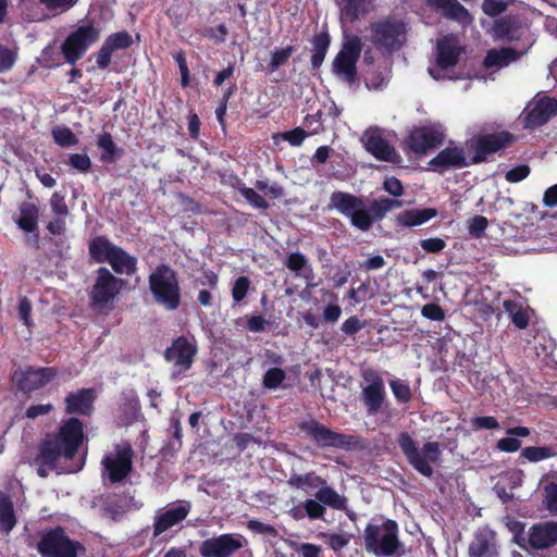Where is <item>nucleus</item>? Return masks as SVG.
<instances>
[{"mask_svg":"<svg viewBox=\"0 0 557 557\" xmlns=\"http://www.w3.org/2000/svg\"><path fill=\"white\" fill-rule=\"evenodd\" d=\"M85 440L84 423L76 417H70L61 422L58 430L47 433L38 444V454L34 462L37 474L47 478L50 472L76 473L85 465L84 458L76 456Z\"/></svg>","mask_w":557,"mask_h":557,"instance_id":"1","label":"nucleus"},{"mask_svg":"<svg viewBox=\"0 0 557 557\" xmlns=\"http://www.w3.org/2000/svg\"><path fill=\"white\" fill-rule=\"evenodd\" d=\"M149 290L156 304L166 311H175L182 302L178 273L166 263H161L148 276Z\"/></svg>","mask_w":557,"mask_h":557,"instance_id":"2","label":"nucleus"},{"mask_svg":"<svg viewBox=\"0 0 557 557\" xmlns=\"http://www.w3.org/2000/svg\"><path fill=\"white\" fill-rule=\"evenodd\" d=\"M362 537L364 549L375 556H393L403 547L398 523L393 519L369 522Z\"/></svg>","mask_w":557,"mask_h":557,"instance_id":"3","label":"nucleus"},{"mask_svg":"<svg viewBox=\"0 0 557 557\" xmlns=\"http://www.w3.org/2000/svg\"><path fill=\"white\" fill-rule=\"evenodd\" d=\"M38 537L35 545L30 541L27 545L35 547L41 557H78L86 552L85 546L72 540L60 525L39 531Z\"/></svg>","mask_w":557,"mask_h":557,"instance_id":"4","label":"nucleus"},{"mask_svg":"<svg viewBox=\"0 0 557 557\" xmlns=\"http://www.w3.org/2000/svg\"><path fill=\"white\" fill-rule=\"evenodd\" d=\"M397 444L406 457L408 463L421 475L431 478L434 474L432 463H437L442 450L437 442H426L421 449L408 432H401L397 436Z\"/></svg>","mask_w":557,"mask_h":557,"instance_id":"5","label":"nucleus"},{"mask_svg":"<svg viewBox=\"0 0 557 557\" xmlns=\"http://www.w3.org/2000/svg\"><path fill=\"white\" fill-rule=\"evenodd\" d=\"M298 429L319 448L355 450L360 447V437L331 430L314 418L302 420Z\"/></svg>","mask_w":557,"mask_h":557,"instance_id":"6","label":"nucleus"},{"mask_svg":"<svg viewBox=\"0 0 557 557\" xmlns=\"http://www.w3.org/2000/svg\"><path fill=\"white\" fill-rule=\"evenodd\" d=\"M330 206L336 209L341 214L348 218L350 224L361 232H368L372 228L374 219L361 197L346 193L333 191L330 197Z\"/></svg>","mask_w":557,"mask_h":557,"instance_id":"7","label":"nucleus"},{"mask_svg":"<svg viewBox=\"0 0 557 557\" xmlns=\"http://www.w3.org/2000/svg\"><path fill=\"white\" fill-rule=\"evenodd\" d=\"M515 139V135L508 131L473 135L466 141V148L471 153L472 165L487 162L488 156L508 148Z\"/></svg>","mask_w":557,"mask_h":557,"instance_id":"8","label":"nucleus"},{"mask_svg":"<svg viewBox=\"0 0 557 557\" xmlns=\"http://www.w3.org/2000/svg\"><path fill=\"white\" fill-rule=\"evenodd\" d=\"M100 28L92 22L77 26L71 32L61 45V53L70 65H75L88 49L100 38Z\"/></svg>","mask_w":557,"mask_h":557,"instance_id":"9","label":"nucleus"},{"mask_svg":"<svg viewBox=\"0 0 557 557\" xmlns=\"http://www.w3.org/2000/svg\"><path fill=\"white\" fill-rule=\"evenodd\" d=\"M125 281L113 275L109 269L101 267L96 271L95 283L89 298L94 310L101 311L111 305L122 290Z\"/></svg>","mask_w":557,"mask_h":557,"instance_id":"10","label":"nucleus"},{"mask_svg":"<svg viewBox=\"0 0 557 557\" xmlns=\"http://www.w3.org/2000/svg\"><path fill=\"white\" fill-rule=\"evenodd\" d=\"M371 41L377 49L395 51L405 40L406 26L396 18H383L370 24Z\"/></svg>","mask_w":557,"mask_h":557,"instance_id":"11","label":"nucleus"},{"mask_svg":"<svg viewBox=\"0 0 557 557\" xmlns=\"http://www.w3.org/2000/svg\"><path fill=\"white\" fill-rule=\"evenodd\" d=\"M58 369L54 367L26 366L13 371L11 381L16 389L25 395L46 386L58 376Z\"/></svg>","mask_w":557,"mask_h":557,"instance_id":"12","label":"nucleus"},{"mask_svg":"<svg viewBox=\"0 0 557 557\" xmlns=\"http://www.w3.org/2000/svg\"><path fill=\"white\" fill-rule=\"evenodd\" d=\"M361 377L366 383L361 388L360 399L369 416H374L382 410L386 401L385 384L380 372L373 368L361 371Z\"/></svg>","mask_w":557,"mask_h":557,"instance_id":"13","label":"nucleus"},{"mask_svg":"<svg viewBox=\"0 0 557 557\" xmlns=\"http://www.w3.org/2000/svg\"><path fill=\"white\" fill-rule=\"evenodd\" d=\"M197 352L198 347L195 338L181 335L172 341L163 356L168 362L173 363L176 372L182 373L193 367Z\"/></svg>","mask_w":557,"mask_h":557,"instance_id":"14","label":"nucleus"},{"mask_svg":"<svg viewBox=\"0 0 557 557\" xmlns=\"http://www.w3.org/2000/svg\"><path fill=\"white\" fill-rule=\"evenodd\" d=\"M444 134L433 126L414 127L404 139V150L418 156H424L428 151L443 145Z\"/></svg>","mask_w":557,"mask_h":557,"instance_id":"15","label":"nucleus"},{"mask_svg":"<svg viewBox=\"0 0 557 557\" xmlns=\"http://www.w3.org/2000/svg\"><path fill=\"white\" fill-rule=\"evenodd\" d=\"M245 539L237 533H223L202 541L199 545L201 557H232L244 547Z\"/></svg>","mask_w":557,"mask_h":557,"instance_id":"16","label":"nucleus"},{"mask_svg":"<svg viewBox=\"0 0 557 557\" xmlns=\"http://www.w3.org/2000/svg\"><path fill=\"white\" fill-rule=\"evenodd\" d=\"M134 451L129 444L116 446L115 455H106L101 465L108 475L110 483L115 484L124 481L133 470Z\"/></svg>","mask_w":557,"mask_h":557,"instance_id":"17","label":"nucleus"},{"mask_svg":"<svg viewBox=\"0 0 557 557\" xmlns=\"http://www.w3.org/2000/svg\"><path fill=\"white\" fill-rule=\"evenodd\" d=\"M557 115V99L543 97L529 103L522 114L523 127L534 129Z\"/></svg>","mask_w":557,"mask_h":557,"instance_id":"18","label":"nucleus"},{"mask_svg":"<svg viewBox=\"0 0 557 557\" xmlns=\"http://www.w3.org/2000/svg\"><path fill=\"white\" fill-rule=\"evenodd\" d=\"M366 150L376 160L398 163L401 157L396 149L383 137L379 127H369L361 138Z\"/></svg>","mask_w":557,"mask_h":557,"instance_id":"19","label":"nucleus"},{"mask_svg":"<svg viewBox=\"0 0 557 557\" xmlns=\"http://www.w3.org/2000/svg\"><path fill=\"white\" fill-rule=\"evenodd\" d=\"M429 170L445 173L449 170H459L472 165L470 157L461 146H448L441 150L429 163Z\"/></svg>","mask_w":557,"mask_h":557,"instance_id":"20","label":"nucleus"},{"mask_svg":"<svg viewBox=\"0 0 557 557\" xmlns=\"http://www.w3.org/2000/svg\"><path fill=\"white\" fill-rule=\"evenodd\" d=\"M525 23L519 14H506L494 20L490 34L494 40L513 42L521 40Z\"/></svg>","mask_w":557,"mask_h":557,"instance_id":"21","label":"nucleus"},{"mask_svg":"<svg viewBox=\"0 0 557 557\" xmlns=\"http://www.w3.org/2000/svg\"><path fill=\"white\" fill-rule=\"evenodd\" d=\"M557 544V520L533 523L528 530L527 550H546Z\"/></svg>","mask_w":557,"mask_h":557,"instance_id":"22","label":"nucleus"},{"mask_svg":"<svg viewBox=\"0 0 557 557\" xmlns=\"http://www.w3.org/2000/svg\"><path fill=\"white\" fill-rule=\"evenodd\" d=\"M191 504L187 500H180L177 504L165 507L158 512L153 520V537L160 536L165 531L184 521L189 515Z\"/></svg>","mask_w":557,"mask_h":557,"instance_id":"23","label":"nucleus"},{"mask_svg":"<svg viewBox=\"0 0 557 557\" xmlns=\"http://www.w3.org/2000/svg\"><path fill=\"white\" fill-rule=\"evenodd\" d=\"M133 45V38L126 30L113 33L109 35L100 49L94 54L97 67L106 70L111 63V58L114 51L125 50Z\"/></svg>","mask_w":557,"mask_h":557,"instance_id":"24","label":"nucleus"},{"mask_svg":"<svg viewBox=\"0 0 557 557\" xmlns=\"http://www.w3.org/2000/svg\"><path fill=\"white\" fill-rule=\"evenodd\" d=\"M426 4L444 18L456 22L462 27H468L473 22L469 10L458 0H426Z\"/></svg>","mask_w":557,"mask_h":557,"instance_id":"25","label":"nucleus"},{"mask_svg":"<svg viewBox=\"0 0 557 557\" xmlns=\"http://www.w3.org/2000/svg\"><path fill=\"white\" fill-rule=\"evenodd\" d=\"M96 397V391L91 387L70 392L64 399V411L67 414L89 417L94 412Z\"/></svg>","mask_w":557,"mask_h":557,"instance_id":"26","label":"nucleus"},{"mask_svg":"<svg viewBox=\"0 0 557 557\" xmlns=\"http://www.w3.org/2000/svg\"><path fill=\"white\" fill-rule=\"evenodd\" d=\"M496 536L488 528L475 532L468 548L469 557H499Z\"/></svg>","mask_w":557,"mask_h":557,"instance_id":"27","label":"nucleus"},{"mask_svg":"<svg viewBox=\"0 0 557 557\" xmlns=\"http://www.w3.org/2000/svg\"><path fill=\"white\" fill-rule=\"evenodd\" d=\"M436 50V64L442 70H447L457 65L460 55L463 52V48L449 38L438 40Z\"/></svg>","mask_w":557,"mask_h":557,"instance_id":"28","label":"nucleus"},{"mask_svg":"<svg viewBox=\"0 0 557 557\" xmlns=\"http://www.w3.org/2000/svg\"><path fill=\"white\" fill-rule=\"evenodd\" d=\"M522 53L512 47L493 48L487 50L483 60V66L487 70L503 69L519 60Z\"/></svg>","mask_w":557,"mask_h":557,"instance_id":"29","label":"nucleus"},{"mask_svg":"<svg viewBox=\"0 0 557 557\" xmlns=\"http://www.w3.org/2000/svg\"><path fill=\"white\" fill-rule=\"evenodd\" d=\"M373 0H344L337 4L342 23H355L367 15L372 8Z\"/></svg>","mask_w":557,"mask_h":557,"instance_id":"30","label":"nucleus"},{"mask_svg":"<svg viewBox=\"0 0 557 557\" xmlns=\"http://www.w3.org/2000/svg\"><path fill=\"white\" fill-rule=\"evenodd\" d=\"M20 216L16 220L17 226L29 234H35V240L38 242V219L39 208L37 205L24 201L18 207Z\"/></svg>","mask_w":557,"mask_h":557,"instance_id":"31","label":"nucleus"},{"mask_svg":"<svg viewBox=\"0 0 557 557\" xmlns=\"http://www.w3.org/2000/svg\"><path fill=\"white\" fill-rule=\"evenodd\" d=\"M116 274L133 275L137 272V258L117 246L108 262Z\"/></svg>","mask_w":557,"mask_h":557,"instance_id":"32","label":"nucleus"},{"mask_svg":"<svg viewBox=\"0 0 557 557\" xmlns=\"http://www.w3.org/2000/svg\"><path fill=\"white\" fill-rule=\"evenodd\" d=\"M116 248L117 246L103 235L95 236L88 244L89 256L98 263H108Z\"/></svg>","mask_w":557,"mask_h":557,"instance_id":"33","label":"nucleus"},{"mask_svg":"<svg viewBox=\"0 0 557 557\" xmlns=\"http://www.w3.org/2000/svg\"><path fill=\"white\" fill-rule=\"evenodd\" d=\"M508 436L497 441L496 448L503 453H516L521 448L519 437H528L531 430L527 426H512L506 430Z\"/></svg>","mask_w":557,"mask_h":557,"instance_id":"34","label":"nucleus"},{"mask_svg":"<svg viewBox=\"0 0 557 557\" xmlns=\"http://www.w3.org/2000/svg\"><path fill=\"white\" fill-rule=\"evenodd\" d=\"M312 55H311V67L312 70H319L324 62L327 53L331 37L327 30H322L315 34L312 39Z\"/></svg>","mask_w":557,"mask_h":557,"instance_id":"35","label":"nucleus"},{"mask_svg":"<svg viewBox=\"0 0 557 557\" xmlns=\"http://www.w3.org/2000/svg\"><path fill=\"white\" fill-rule=\"evenodd\" d=\"M436 214L437 211L433 208L410 209L400 213L397 221L403 226L412 227L424 224L435 218Z\"/></svg>","mask_w":557,"mask_h":557,"instance_id":"36","label":"nucleus"},{"mask_svg":"<svg viewBox=\"0 0 557 557\" xmlns=\"http://www.w3.org/2000/svg\"><path fill=\"white\" fill-rule=\"evenodd\" d=\"M16 523L17 519L11 497L0 492V532L9 534Z\"/></svg>","mask_w":557,"mask_h":557,"instance_id":"37","label":"nucleus"},{"mask_svg":"<svg viewBox=\"0 0 557 557\" xmlns=\"http://www.w3.org/2000/svg\"><path fill=\"white\" fill-rule=\"evenodd\" d=\"M284 265L297 276H302L308 281L313 278V271L307 257L299 251L290 252L286 257Z\"/></svg>","mask_w":557,"mask_h":557,"instance_id":"38","label":"nucleus"},{"mask_svg":"<svg viewBox=\"0 0 557 557\" xmlns=\"http://www.w3.org/2000/svg\"><path fill=\"white\" fill-rule=\"evenodd\" d=\"M314 496L324 507L329 506L335 510H344L347 507V498L339 495L326 482L315 492Z\"/></svg>","mask_w":557,"mask_h":557,"instance_id":"39","label":"nucleus"},{"mask_svg":"<svg viewBox=\"0 0 557 557\" xmlns=\"http://www.w3.org/2000/svg\"><path fill=\"white\" fill-rule=\"evenodd\" d=\"M97 147L101 149L100 159L106 163H113L123 154V149L116 146L111 134L108 132L99 134Z\"/></svg>","mask_w":557,"mask_h":557,"instance_id":"40","label":"nucleus"},{"mask_svg":"<svg viewBox=\"0 0 557 557\" xmlns=\"http://www.w3.org/2000/svg\"><path fill=\"white\" fill-rule=\"evenodd\" d=\"M287 484L293 488L307 491L320 488L325 484V480L318 475L314 471H310L305 474H292L287 480Z\"/></svg>","mask_w":557,"mask_h":557,"instance_id":"41","label":"nucleus"},{"mask_svg":"<svg viewBox=\"0 0 557 557\" xmlns=\"http://www.w3.org/2000/svg\"><path fill=\"white\" fill-rule=\"evenodd\" d=\"M357 60L336 54L333 61V72L344 77L347 82L354 83L357 78Z\"/></svg>","mask_w":557,"mask_h":557,"instance_id":"42","label":"nucleus"},{"mask_svg":"<svg viewBox=\"0 0 557 557\" xmlns=\"http://www.w3.org/2000/svg\"><path fill=\"white\" fill-rule=\"evenodd\" d=\"M401 206L403 201L398 199L382 197L370 202L368 209L371 212L374 222H377L383 220L387 212H389L393 209H398Z\"/></svg>","mask_w":557,"mask_h":557,"instance_id":"43","label":"nucleus"},{"mask_svg":"<svg viewBox=\"0 0 557 557\" xmlns=\"http://www.w3.org/2000/svg\"><path fill=\"white\" fill-rule=\"evenodd\" d=\"M504 310L510 314L512 324L519 330H524L529 325V314L523 308L512 299H506L503 302Z\"/></svg>","mask_w":557,"mask_h":557,"instance_id":"44","label":"nucleus"},{"mask_svg":"<svg viewBox=\"0 0 557 557\" xmlns=\"http://www.w3.org/2000/svg\"><path fill=\"white\" fill-rule=\"evenodd\" d=\"M557 456V451L552 446H529L521 450V457L530 462H539Z\"/></svg>","mask_w":557,"mask_h":557,"instance_id":"45","label":"nucleus"},{"mask_svg":"<svg viewBox=\"0 0 557 557\" xmlns=\"http://www.w3.org/2000/svg\"><path fill=\"white\" fill-rule=\"evenodd\" d=\"M320 537L325 540V544L333 552L338 553L350 543V541L352 539V534L347 533V532H342V533L325 532V533H321Z\"/></svg>","mask_w":557,"mask_h":557,"instance_id":"46","label":"nucleus"},{"mask_svg":"<svg viewBox=\"0 0 557 557\" xmlns=\"http://www.w3.org/2000/svg\"><path fill=\"white\" fill-rule=\"evenodd\" d=\"M362 51V41L361 38L357 35L345 36L344 42L342 45V49L337 54H343L347 58H351L354 60H359Z\"/></svg>","mask_w":557,"mask_h":557,"instance_id":"47","label":"nucleus"},{"mask_svg":"<svg viewBox=\"0 0 557 557\" xmlns=\"http://www.w3.org/2000/svg\"><path fill=\"white\" fill-rule=\"evenodd\" d=\"M506 528L512 533V542L521 549L527 550L528 535H524L525 523L513 518H508Z\"/></svg>","mask_w":557,"mask_h":557,"instance_id":"48","label":"nucleus"},{"mask_svg":"<svg viewBox=\"0 0 557 557\" xmlns=\"http://www.w3.org/2000/svg\"><path fill=\"white\" fill-rule=\"evenodd\" d=\"M236 188L253 208L267 210L270 207L269 202L253 188L247 187L244 183H238Z\"/></svg>","mask_w":557,"mask_h":557,"instance_id":"49","label":"nucleus"},{"mask_svg":"<svg viewBox=\"0 0 557 557\" xmlns=\"http://www.w3.org/2000/svg\"><path fill=\"white\" fill-rule=\"evenodd\" d=\"M295 51L296 47L293 45L286 46L284 48H275L271 53V59L269 62L270 70L275 71L283 66Z\"/></svg>","mask_w":557,"mask_h":557,"instance_id":"50","label":"nucleus"},{"mask_svg":"<svg viewBox=\"0 0 557 557\" xmlns=\"http://www.w3.org/2000/svg\"><path fill=\"white\" fill-rule=\"evenodd\" d=\"M393 395L398 404H408L412 398V392L405 381L395 379L389 382Z\"/></svg>","mask_w":557,"mask_h":557,"instance_id":"51","label":"nucleus"},{"mask_svg":"<svg viewBox=\"0 0 557 557\" xmlns=\"http://www.w3.org/2000/svg\"><path fill=\"white\" fill-rule=\"evenodd\" d=\"M52 137L60 147H73L78 143V138L69 127H57L52 129Z\"/></svg>","mask_w":557,"mask_h":557,"instance_id":"52","label":"nucleus"},{"mask_svg":"<svg viewBox=\"0 0 557 557\" xmlns=\"http://www.w3.org/2000/svg\"><path fill=\"white\" fill-rule=\"evenodd\" d=\"M287 546L300 554L302 557H321L322 548L312 543H298L296 541L289 540L286 542Z\"/></svg>","mask_w":557,"mask_h":557,"instance_id":"53","label":"nucleus"},{"mask_svg":"<svg viewBox=\"0 0 557 557\" xmlns=\"http://www.w3.org/2000/svg\"><path fill=\"white\" fill-rule=\"evenodd\" d=\"M286 379V373L281 368L269 369L262 379V384L268 389H276Z\"/></svg>","mask_w":557,"mask_h":557,"instance_id":"54","label":"nucleus"},{"mask_svg":"<svg viewBox=\"0 0 557 557\" xmlns=\"http://www.w3.org/2000/svg\"><path fill=\"white\" fill-rule=\"evenodd\" d=\"M250 280L248 276H239L235 280L232 287V298L235 304L242 302L246 297L250 288Z\"/></svg>","mask_w":557,"mask_h":557,"instance_id":"55","label":"nucleus"},{"mask_svg":"<svg viewBox=\"0 0 557 557\" xmlns=\"http://www.w3.org/2000/svg\"><path fill=\"white\" fill-rule=\"evenodd\" d=\"M509 5L508 0H483L481 9L490 17L503 14Z\"/></svg>","mask_w":557,"mask_h":557,"instance_id":"56","label":"nucleus"},{"mask_svg":"<svg viewBox=\"0 0 557 557\" xmlns=\"http://www.w3.org/2000/svg\"><path fill=\"white\" fill-rule=\"evenodd\" d=\"M306 515L311 520L323 519L326 512L325 507L315 499H306L302 504Z\"/></svg>","mask_w":557,"mask_h":557,"instance_id":"57","label":"nucleus"},{"mask_svg":"<svg viewBox=\"0 0 557 557\" xmlns=\"http://www.w3.org/2000/svg\"><path fill=\"white\" fill-rule=\"evenodd\" d=\"M543 495L547 510L553 513H557V483H547L543 488Z\"/></svg>","mask_w":557,"mask_h":557,"instance_id":"58","label":"nucleus"},{"mask_svg":"<svg viewBox=\"0 0 557 557\" xmlns=\"http://www.w3.org/2000/svg\"><path fill=\"white\" fill-rule=\"evenodd\" d=\"M488 221L483 215H475L469 221L468 231L474 238H481L487 228Z\"/></svg>","mask_w":557,"mask_h":557,"instance_id":"59","label":"nucleus"},{"mask_svg":"<svg viewBox=\"0 0 557 557\" xmlns=\"http://www.w3.org/2000/svg\"><path fill=\"white\" fill-rule=\"evenodd\" d=\"M531 172L528 164H519L506 172L505 178L509 183H519L527 178Z\"/></svg>","mask_w":557,"mask_h":557,"instance_id":"60","label":"nucleus"},{"mask_svg":"<svg viewBox=\"0 0 557 557\" xmlns=\"http://www.w3.org/2000/svg\"><path fill=\"white\" fill-rule=\"evenodd\" d=\"M50 207L52 212L58 216L65 218L70 213L64 196L58 191L52 194L50 199Z\"/></svg>","mask_w":557,"mask_h":557,"instance_id":"61","label":"nucleus"},{"mask_svg":"<svg viewBox=\"0 0 557 557\" xmlns=\"http://www.w3.org/2000/svg\"><path fill=\"white\" fill-rule=\"evenodd\" d=\"M69 164L79 172L86 173L91 168V160L85 153H72L69 157Z\"/></svg>","mask_w":557,"mask_h":557,"instance_id":"62","label":"nucleus"},{"mask_svg":"<svg viewBox=\"0 0 557 557\" xmlns=\"http://www.w3.org/2000/svg\"><path fill=\"white\" fill-rule=\"evenodd\" d=\"M471 425L474 430H495L499 428V422L495 417L482 416L472 418Z\"/></svg>","mask_w":557,"mask_h":557,"instance_id":"63","label":"nucleus"},{"mask_svg":"<svg viewBox=\"0 0 557 557\" xmlns=\"http://www.w3.org/2000/svg\"><path fill=\"white\" fill-rule=\"evenodd\" d=\"M421 314L431 320L441 322L445 319V311L444 309L437 305V304H426L421 309Z\"/></svg>","mask_w":557,"mask_h":557,"instance_id":"64","label":"nucleus"}]
</instances>
